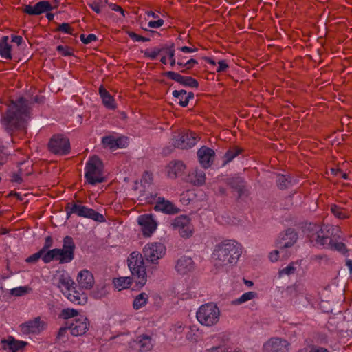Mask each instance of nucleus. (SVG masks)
Segmentation results:
<instances>
[{
	"label": "nucleus",
	"mask_w": 352,
	"mask_h": 352,
	"mask_svg": "<svg viewBox=\"0 0 352 352\" xmlns=\"http://www.w3.org/2000/svg\"><path fill=\"white\" fill-rule=\"evenodd\" d=\"M131 283L132 279L129 276L118 277L113 279L114 287L119 291L128 289Z\"/></svg>",
	"instance_id": "obj_28"
},
{
	"label": "nucleus",
	"mask_w": 352,
	"mask_h": 352,
	"mask_svg": "<svg viewBox=\"0 0 352 352\" xmlns=\"http://www.w3.org/2000/svg\"><path fill=\"white\" fill-rule=\"evenodd\" d=\"M179 50L184 53H192L197 52V48L195 47H190L187 46H184L179 48Z\"/></svg>",
	"instance_id": "obj_52"
},
{
	"label": "nucleus",
	"mask_w": 352,
	"mask_h": 352,
	"mask_svg": "<svg viewBox=\"0 0 352 352\" xmlns=\"http://www.w3.org/2000/svg\"><path fill=\"white\" fill-rule=\"evenodd\" d=\"M81 41L85 44H89L96 40V36L94 34H90L88 35L82 34L80 36Z\"/></svg>",
	"instance_id": "obj_41"
},
{
	"label": "nucleus",
	"mask_w": 352,
	"mask_h": 352,
	"mask_svg": "<svg viewBox=\"0 0 352 352\" xmlns=\"http://www.w3.org/2000/svg\"><path fill=\"white\" fill-rule=\"evenodd\" d=\"M185 165L181 162H170L166 167L167 175L170 179H175L182 174Z\"/></svg>",
	"instance_id": "obj_23"
},
{
	"label": "nucleus",
	"mask_w": 352,
	"mask_h": 352,
	"mask_svg": "<svg viewBox=\"0 0 352 352\" xmlns=\"http://www.w3.org/2000/svg\"><path fill=\"white\" fill-rule=\"evenodd\" d=\"M173 95L175 98V102H178L182 107L187 106L189 102V100L192 99L194 96L192 93H188L183 89L175 90L173 92Z\"/></svg>",
	"instance_id": "obj_24"
},
{
	"label": "nucleus",
	"mask_w": 352,
	"mask_h": 352,
	"mask_svg": "<svg viewBox=\"0 0 352 352\" xmlns=\"http://www.w3.org/2000/svg\"><path fill=\"white\" fill-rule=\"evenodd\" d=\"M107 3V0H98L89 3V6L94 12L99 14Z\"/></svg>",
	"instance_id": "obj_37"
},
{
	"label": "nucleus",
	"mask_w": 352,
	"mask_h": 352,
	"mask_svg": "<svg viewBox=\"0 0 352 352\" xmlns=\"http://www.w3.org/2000/svg\"><path fill=\"white\" fill-rule=\"evenodd\" d=\"M204 60L209 64H210L211 65H213V66H215L216 65V62L211 58H209V57H206L204 58Z\"/></svg>",
	"instance_id": "obj_59"
},
{
	"label": "nucleus",
	"mask_w": 352,
	"mask_h": 352,
	"mask_svg": "<svg viewBox=\"0 0 352 352\" xmlns=\"http://www.w3.org/2000/svg\"><path fill=\"white\" fill-rule=\"evenodd\" d=\"M256 296V294L254 292H248L242 294L239 298L236 299L234 301V303L236 305H240L244 303L248 300H250L254 298Z\"/></svg>",
	"instance_id": "obj_38"
},
{
	"label": "nucleus",
	"mask_w": 352,
	"mask_h": 352,
	"mask_svg": "<svg viewBox=\"0 0 352 352\" xmlns=\"http://www.w3.org/2000/svg\"><path fill=\"white\" fill-rule=\"evenodd\" d=\"M340 175L344 179H348V176L346 173H342V171L340 172Z\"/></svg>",
	"instance_id": "obj_64"
},
{
	"label": "nucleus",
	"mask_w": 352,
	"mask_h": 352,
	"mask_svg": "<svg viewBox=\"0 0 352 352\" xmlns=\"http://www.w3.org/2000/svg\"><path fill=\"white\" fill-rule=\"evenodd\" d=\"M239 154L238 152H233V151H228L225 155V163H228L230 162L232 159H234L237 155Z\"/></svg>",
	"instance_id": "obj_50"
},
{
	"label": "nucleus",
	"mask_w": 352,
	"mask_h": 352,
	"mask_svg": "<svg viewBox=\"0 0 352 352\" xmlns=\"http://www.w3.org/2000/svg\"><path fill=\"white\" fill-rule=\"evenodd\" d=\"M263 352H287L289 342L278 338H272L264 343Z\"/></svg>",
	"instance_id": "obj_14"
},
{
	"label": "nucleus",
	"mask_w": 352,
	"mask_h": 352,
	"mask_svg": "<svg viewBox=\"0 0 352 352\" xmlns=\"http://www.w3.org/2000/svg\"><path fill=\"white\" fill-rule=\"evenodd\" d=\"M346 265L348 266L350 273H352V260L348 259L346 261Z\"/></svg>",
	"instance_id": "obj_60"
},
{
	"label": "nucleus",
	"mask_w": 352,
	"mask_h": 352,
	"mask_svg": "<svg viewBox=\"0 0 352 352\" xmlns=\"http://www.w3.org/2000/svg\"><path fill=\"white\" fill-rule=\"evenodd\" d=\"M28 288L25 287H18L10 290V294L15 296H20L27 293Z\"/></svg>",
	"instance_id": "obj_39"
},
{
	"label": "nucleus",
	"mask_w": 352,
	"mask_h": 352,
	"mask_svg": "<svg viewBox=\"0 0 352 352\" xmlns=\"http://www.w3.org/2000/svg\"><path fill=\"white\" fill-rule=\"evenodd\" d=\"M329 238L327 236H321L320 234L318 233L317 239H316V244L322 246L327 245L331 249L336 250L339 252H344L346 250L345 245L344 243H337L327 244Z\"/></svg>",
	"instance_id": "obj_25"
},
{
	"label": "nucleus",
	"mask_w": 352,
	"mask_h": 352,
	"mask_svg": "<svg viewBox=\"0 0 352 352\" xmlns=\"http://www.w3.org/2000/svg\"><path fill=\"white\" fill-rule=\"evenodd\" d=\"M130 347L140 351H147L152 349L153 341L150 336L142 335L138 338L137 341L129 342Z\"/></svg>",
	"instance_id": "obj_19"
},
{
	"label": "nucleus",
	"mask_w": 352,
	"mask_h": 352,
	"mask_svg": "<svg viewBox=\"0 0 352 352\" xmlns=\"http://www.w3.org/2000/svg\"><path fill=\"white\" fill-rule=\"evenodd\" d=\"M149 296L146 292H141L134 297L133 308L135 310H140L146 306L148 302Z\"/></svg>",
	"instance_id": "obj_27"
},
{
	"label": "nucleus",
	"mask_w": 352,
	"mask_h": 352,
	"mask_svg": "<svg viewBox=\"0 0 352 352\" xmlns=\"http://www.w3.org/2000/svg\"><path fill=\"white\" fill-rule=\"evenodd\" d=\"M310 352H329L327 349L323 348L312 349Z\"/></svg>",
	"instance_id": "obj_61"
},
{
	"label": "nucleus",
	"mask_w": 352,
	"mask_h": 352,
	"mask_svg": "<svg viewBox=\"0 0 352 352\" xmlns=\"http://www.w3.org/2000/svg\"><path fill=\"white\" fill-rule=\"evenodd\" d=\"M56 276L58 278V287L71 302L77 305H85L87 302L88 297L87 294L75 289L74 281L68 274L64 272H59L57 273Z\"/></svg>",
	"instance_id": "obj_2"
},
{
	"label": "nucleus",
	"mask_w": 352,
	"mask_h": 352,
	"mask_svg": "<svg viewBox=\"0 0 352 352\" xmlns=\"http://www.w3.org/2000/svg\"><path fill=\"white\" fill-rule=\"evenodd\" d=\"M69 213L76 214L79 217L89 218L99 222L104 220L102 214L93 209L79 204H73L70 208Z\"/></svg>",
	"instance_id": "obj_13"
},
{
	"label": "nucleus",
	"mask_w": 352,
	"mask_h": 352,
	"mask_svg": "<svg viewBox=\"0 0 352 352\" xmlns=\"http://www.w3.org/2000/svg\"><path fill=\"white\" fill-rule=\"evenodd\" d=\"M80 314L77 309L74 308H66L62 310L60 316L63 319H69L72 318H77Z\"/></svg>",
	"instance_id": "obj_36"
},
{
	"label": "nucleus",
	"mask_w": 352,
	"mask_h": 352,
	"mask_svg": "<svg viewBox=\"0 0 352 352\" xmlns=\"http://www.w3.org/2000/svg\"><path fill=\"white\" fill-rule=\"evenodd\" d=\"M161 62L164 65L170 64L173 67L175 64L174 50L173 49L166 50L164 54L161 58Z\"/></svg>",
	"instance_id": "obj_32"
},
{
	"label": "nucleus",
	"mask_w": 352,
	"mask_h": 352,
	"mask_svg": "<svg viewBox=\"0 0 352 352\" xmlns=\"http://www.w3.org/2000/svg\"><path fill=\"white\" fill-rule=\"evenodd\" d=\"M23 41V38L20 36H13L12 37V41L19 45Z\"/></svg>",
	"instance_id": "obj_57"
},
{
	"label": "nucleus",
	"mask_w": 352,
	"mask_h": 352,
	"mask_svg": "<svg viewBox=\"0 0 352 352\" xmlns=\"http://www.w3.org/2000/svg\"><path fill=\"white\" fill-rule=\"evenodd\" d=\"M76 281L80 288L83 289H90L94 285V276L87 270H81L78 274Z\"/></svg>",
	"instance_id": "obj_18"
},
{
	"label": "nucleus",
	"mask_w": 352,
	"mask_h": 352,
	"mask_svg": "<svg viewBox=\"0 0 352 352\" xmlns=\"http://www.w3.org/2000/svg\"><path fill=\"white\" fill-rule=\"evenodd\" d=\"M108 5L112 10H114L116 12H119L122 14V16H124V10L120 6H117L116 4H113V3H109Z\"/></svg>",
	"instance_id": "obj_51"
},
{
	"label": "nucleus",
	"mask_w": 352,
	"mask_h": 352,
	"mask_svg": "<svg viewBox=\"0 0 352 352\" xmlns=\"http://www.w3.org/2000/svg\"><path fill=\"white\" fill-rule=\"evenodd\" d=\"M85 177L91 184L104 181L103 164L98 157L94 156L89 159L85 167Z\"/></svg>",
	"instance_id": "obj_5"
},
{
	"label": "nucleus",
	"mask_w": 352,
	"mask_h": 352,
	"mask_svg": "<svg viewBox=\"0 0 352 352\" xmlns=\"http://www.w3.org/2000/svg\"><path fill=\"white\" fill-rule=\"evenodd\" d=\"M243 248L234 240H225L217 244L212 254L211 260L217 267L228 264L235 265L241 256Z\"/></svg>",
	"instance_id": "obj_1"
},
{
	"label": "nucleus",
	"mask_w": 352,
	"mask_h": 352,
	"mask_svg": "<svg viewBox=\"0 0 352 352\" xmlns=\"http://www.w3.org/2000/svg\"><path fill=\"white\" fill-rule=\"evenodd\" d=\"M173 330L176 332V333H182L183 330H184V327L182 326V324L179 323V324H177L173 329Z\"/></svg>",
	"instance_id": "obj_56"
},
{
	"label": "nucleus",
	"mask_w": 352,
	"mask_h": 352,
	"mask_svg": "<svg viewBox=\"0 0 352 352\" xmlns=\"http://www.w3.org/2000/svg\"><path fill=\"white\" fill-rule=\"evenodd\" d=\"M294 272V267H293V265H289L285 268L281 270L279 272V276H282L283 275H285V274L289 275V274H292Z\"/></svg>",
	"instance_id": "obj_48"
},
{
	"label": "nucleus",
	"mask_w": 352,
	"mask_h": 352,
	"mask_svg": "<svg viewBox=\"0 0 352 352\" xmlns=\"http://www.w3.org/2000/svg\"><path fill=\"white\" fill-rule=\"evenodd\" d=\"M196 318L202 325L211 327L219 322L220 310L217 305L213 302L205 303L197 309Z\"/></svg>",
	"instance_id": "obj_4"
},
{
	"label": "nucleus",
	"mask_w": 352,
	"mask_h": 352,
	"mask_svg": "<svg viewBox=\"0 0 352 352\" xmlns=\"http://www.w3.org/2000/svg\"><path fill=\"white\" fill-rule=\"evenodd\" d=\"M52 9L51 4L47 1H41L34 6H26L24 12L30 15H38Z\"/></svg>",
	"instance_id": "obj_21"
},
{
	"label": "nucleus",
	"mask_w": 352,
	"mask_h": 352,
	"mask_svg": "<svg viewBox=\"0 0 352 352\" xmlns=\"http://www.w3.org/2000/svg\"><path fill=\"white\" fill-rule=\"evenodd\" d=\"M166 252L165 245L158 242L148 243L143 249L145 259L152 263H157L160 259L164 257Z\"/></svg>",
	"instance_id": "obj_6"
},
{
	"label": "nucleus",
	"mask_w": 352,
	"mask_h": 352,
	"mask_svg": "<svg viewBox=\"0 0 352 352\" xmlns=\"http://www.w3.org/2000/svg\"><path fill=\"white\" fill-rule=\"evenodd\" d=\"M197 156L200 164L204 168H208L211 165L214 160V152L213 150L204 146L199 149Z\"/></svg>",
	"instance_id": "obj_20"
},
{
	"label": "nucleus",
	"mask_w": 352,
	"mask_h": 352,
	"mask_svg": "<svg viewBox=\"0 0 352 352\" xmlns=\"http://www.w3.org/2000/svg\"><path fill=\"white\" fill-rule=\"evenodd\" d=\"M167 76L173 79H175V80H179L180 78H181V76L179 75H178L177 74L173 72H168L167 73Z\"/></svg>",
	"instance_id": "obj_55"
},
{
	"label": "nucleus",
	"mask_w": 352,
	"mask_h": 352,
	"mask_svg": "<svg viewBox=\"0 0 352 352\" xmlns=\"http://www.w3.org/2000/svg\"><path fill=\"white\" fill-rule=\"evenodd\" d=\"M217 64V72L219 73L225 72L229 67L228 63L225 60H219Z\"/></svg>",
	"instance_id": "obj_43"
},
{
	"label": "nucleus",
	"mask_w": 352,
	"mask_h": 352,
	"mask_svg": "<svg viewBox=\"0 0 352 352\" xmlns=\"http://www.w3.org/2000/svg\"><path fill=\"white\" fill-rule=\"evenodd\" d=\"M243 282L248 287H252L253 285V282L251 280L244 279Z\"/></svg>",
	"instance_id": "obj_63"
},
{
	"label": "nucleus",
	"mask_w": 352,
	"mask_h": 352,
	"mask_svg": "<svg viewBox=\"0 0 352 352\" xmlns=\"http://www.w3.org/2000/svg\"><path fill=\"white\" fill-rule=\"evenodd\" d=\"M75 245L72 238L66 236L63 239V245L61 249H56L57 261L61 263H69L74 258Z\"/></svg>",
	"instance_id": "obj_7"
},
{
	"label": "nucleus",
	"mask_w": 352,
	"mask_h": 352,
	"mask_svg": "<svg viewBox=\"0 0 352 352\" xmlns=\"http://www.w3.org/2000/svg\"><path fill=\"white\" fill-rule=\"evenodd\" d=\"M188 182L195 185H201L205 182V174L201 171L195 170L188 175Z\"/></svg>",
	"instance_id": "obj_31"
},
{
	"label": "nucleus",
	"mask_w": 352,
	"mask_h": 352,
	"mask_svg": "<svg viewBox=\"0 0 352 352\" xmlns=\"http://www.w3.org/2000/svg\"><path fill=\"white\" fill-rule=\"evenodd\" d=\"M148 16L153 17V19H151L148 22V25L151 28L157 29L160 28L164 24V20L160 19L157 15H156L153 12H148Z\"/></svg>",
	"instance_id": "obj_33"
},
{
	"label": "nucleus",
	"mask_w": 352,
	"mask_h": 352,
	"mask_svg": "<svg viewBox=\"0 0 352 352\" xmlns=\"http://www.w3.org/2000/svg\"><path fill=\"white\" fill-rule=\"evenodd\" d=\"M197 62L195 59H190L187 60L186 62H184V60L182 58H179L177 61V64L179 66H185L186 68L189 69L192 67L194 65L197 64Z\"/></svg>",
	"instance_id": "obj_40"
},
{
	"label": "nucleus",
	"mask_w": 352,
	"mask_h": 352,
	"mask_svg": "<svg viewBox=\"0 0 352 352\" xmlns=\"http://www.w3.org/2000/svg\"><path fill=\"white\" fill-rule=\"evenodd\" d=\"M118 339L129 342V340H131V337L129 334H124V335H122V336L118 337Z\"/></svg>",
	"instance_id": "obj_58"
},
{
	"label": "nucleus",
	"mask_w": 352,
	"mask_h": 352,
	"mask_svg": "<svg viewBox=\"0 0 352 352\" xmlns=\"http://www.w3.org/2000/svg\"><path fill=\"white\" fill-rule=\"evenodd\" d=\"M99 93L102 100V102L106 107L109 109H114L116 107V102L113 98L104 88L102 87H100Z\"/></svg>",
	"instance_id": "obj_29"
},
{
	"label": "nucleus",
	"mask_w": 352,
	"mask_h": 352,
	"mask_svg": "<svg viewBox=\"0 0 352 352\" xmlns=\"http://www.w3.org/2000/svg\"><path fill=\"white\" fill-rule=\"evenodd\" d=\"M278 254H279V252L277 250L272 252L269 256L270 261L272 262L276 261L278 260Z\"/></svg>",
	"instance_id": "obj_54"
},
{
	"label": "nucleus",
	"mask_w": 352,
	"mask_h": 352,
	"mask_svg": "<svg viewBox=\"0 0 352 352\" xmlns=\"http://www.w3.org/2000/svg\"><path fill=\"white\" fill-rule=\"evenodd\" d=\"M195 269V263L190 257L182 256L177 261L176 271L182 275L187 274Z\"/></svg>",
	"instance_id": "obj_17"
},
{
	"label": "nucleus",
	"mask_w": 352,
	"mask_h": 352,
	"mask_svg": "<svg viewBox=\"0 0 352 352\" xmlns=\"http://www.w3.org/2000/svg\"><path fill=\"white\" fill-rule=\"evenodd\" d=\"M46 327V323L37 317L33 320L27 321L19 327V331L25 335L38 333L43 331Z\"/></svg>",
	"instance_id": "obj_12"
},
{
	"label": "nucleus",
	"mask_w": 352,
	"mask_h": 352,
	"mask_svg": "<svg viewBox=\"0 0 352 352\" xmlns=\"http://www.w3.org/2000/svg\"><path fill=\"white\" fill-rule=\"evenodd\" d=\"M152 180V175L149 173H146L143 176L140 181L141 184L144 186H146L147 184H150Z\"/></svg>",
	"instance_id": "obj_47"
},
{
	"label": "nucleus",
	"mask_w": 352,
	"mask_h": 352,
	"mask_svg": "<svg viewBox=\"0 0 352 352\" xmlns=\"http://www.w3.org/2000/svg\"><path fill=\"white\" fill-rule=\"evenodd\" d=\"M175 147L186 149L194 146L197 143V138L195 133L189 132L181 135L179 140H173Z\"/></svg>",
	"instance_id": "obj_16"
},
{
	"label": "nucleus",
	"mask_w": 352,
	"mask_h": 352,
	"mask_svg": "<svg viewBox=\"0 0 352 352\" xmlns=\"http://www.w3.org/2000/svg\"><path fill=\"white\" fill-rule=\"evenodd\" d=\"M285 236H287V238H289L292 241L291 242H286L284 243V247L288 248V247L291 246L296 241V234L293 231H289L285 234Z\"/></svg>",
	"instance_id": "obj_42"
},
{
	"label": "nucleus",
	"mask_w": 352,
	"mask_h": 352,
	"mask_svg": "<svg viewBox=\"0 0 352 352\" xmlns=\"http://www.w3.org/2000/svg\"><path fill=\"white\" fill-rule=\"evenodd\" d=\"M159 52L160 51L157 49L146 50L144 52V55L151 58V59H154L159 54Z\"/></svg>",
	"instance_id": "obj_46"
},
{
	"label": "nucleus",
	"mask_w": 352,
	"mask_h": 352,
	"mask_svg": "<svg viewBox=\"0 0 352 352\" xmlns=\"http://www.w3.org/2000/svg\"><path fill=\"white\" fill-rule=\"evenodd\" d=\"M128 266L138 288L142 287L147 281L146 267L142 254L133 252L128 258Z\"/></svg>",
	"instance_id": "obj_3"
},
{
	"label": "nucleus",
	"mask_w": 352,
	"mask_h": 352,
	"mask_svg": "<svg viewBox=\"0 0 352 352\" xmlns=\"http://www.w3.org/2000/svg\"><path fill=\"white\" fill-rule=\"evenodd\" d=\"M49 148L52 152L56 154L65 155L69 151L70 144L66 137L56 135L51 139Z\"/></svg>",
	"instance_id": "obj_11"
},
{
	"label": "nucleus",
	"mask_w": 352,
	"mask_h": 352,
	"mask_svg": "<svg viewBox=\"0 0 352 352\" xmlns=\"http://www.w3.org/2000/svg\"><path fill=\"white\" fill-rule=\"evenodd\" d=\"M340 170L338 169H331V173L335 176H340Z\"/></svg>",
	"instance_id": "obj_62"
},
{
	"label": "nucleus",
	"mask_w": 352,
	"mask_h": 352,
	"mask_svg": "<svg viewBox=\"0 0 352 352\" xmlns=\"http://www.w3.org/2000/svg\"><path fill=\"white\" fill-rule=\"evenodd\" d=\"M155 210L166 214H175L179 210L171 202L164 198L159 197L155 206Z\"/></svg>",
	"instance_id": "obj_22"
},
{
	"label": "nucleus",
	"mask_w": 352,
	"mask_h": 352,
	"mask_svg": "<svg viewBox=\"0 0 352 352\" xmlns=\"http://www.w3.org/2000/svg\"><path fill=\"white\" fill-rule=\"evenodd\" d=\"M90 322L88 318L83 314L75 318L68 325L70 333L74 336L85 335L89 329Z\"/></svg>",
	"instance_id": "obj_8"
},
{
	"label": "nucleus",
	"mask_w": 352,
	"mask_h": 352,
	"mask_svg": "<svg viewBox=\"0 0 352 352\" xmlns=\"http://www.w3.org/2000/svg\"><path fill=\"white\" fill-rule=\"evenodd\" d=\"M8 36H4L1 39L0 42V56L2 58L10 59L12 58L11 47L10 45L8 43Z\"/></svg>",
	"instance_id": "obj_30"
},
{
	"label": "nucleus",
	"mask_w": 352,
	"mask_h": 352,
	"mask_svg": "<svg viewBox=\"0 0 352 352\" xmlns=\"http://www.w3.org/2000/svg\"><path fill=\"white\" fill-rule=\"evenodd\" d=\"M128 34L130 36V38L135 41H146V39L144 37L138 35L137 34H135L133 32H129Z\"/></svg>",
	"instance_id": "obj_49"
},
{
	"label": "nucleus",
	"mask_w": 352,
	"mask_h": 352,
	"mask_svg": "<svg viewBox=\"0 0 352 352\" xmlns=\"http://www.w3.org/2000/svg\"><path fill=\"white\" fill-rule=\"evenodd\" d=\"M138 223L140 226L142 234L146 237L151 236L157 228V223L151 214L139 216Z\"/></svg>",
	"instance_id": "obj_10"
},
{
	"label": "nucleus",
	"mask_w": 352,
	"mask_h": 352,
	"mask_svg": "<svg viewBox=\"0 0 352 352\" xmlns=\"http://www.w3.org/2000/svg\"><path fill=\"white\" fill-rule=\"evenodd\" d=\"M57 50L63 56H69L72 53V50L67 46L58 45L57 47Z\"/></svg>",
	"instance_id": "obj_44"
},
{
	"label": "nucleus",
	"mask_w": 352,
	"mask_h": 352,
	"mask_svg": "<svg viewBox=\"0 0 352 352\" xmlns=\"http://www.w3.org/2000/svg\"><path fill=\"white\" fill-rule=\"evenodd\" d=\"M103 145L111 150L122 148L129 144L128 138L118 135H111L104 137L102 140Z\"/></svg>",
	"instance_id": "obj_15"
},
{
	"label": "nucleus",
	"mask_w": 352,
	"mask_h": 352,
	"mask_svg": "<svg viewBox=\"0 0 352 352\" xmlns=\"http://www.w3.org/2000/svg\"><path fill=\"white\" fill-rule=\"evenodd\" d=\"M6 343L4 346L8 352H23V349L26 345V342L16 340L12 338H9Z\"/></svg>",
	"instance_id": "obj_26"
},
{
	"label": "nucleus",
	"mask_w": 352,
	"mask_h": 352,
	"mask_svg": "<svg viewBox=\"0 0 352 352\" xmlns=\"http://www.w3.org/2000/svg\"><path fill=\"white\" fill-rule=\"evenodd\" d=\"M173 228L178 230L183 238H189L193 234V227L190 220L186 216H179L175 218L171 223Z\"/></svg>",
	"instance_id": "obj_9"
},
{
	"label": "nucleus",
	"mask_w": 352,
	"mask_h": 352,
	"mask_svg": "<svg viewBox=\"0 0 352 352\" xmlns=\"http://www.w3.org/2000/svg\"><path fill=\"white\" fill-rule=\"evenodd\" d=\"M40 258H42V252H41V250L39 252H36V253L30 256L29 257H28L26 258V261L28 263H34V262H36Z\"/></svg>",
	"instance_id": "obj_45"
},
{
	"label": "nucleus",
	"mask_w": 352,
	"mask_h": 352,
	"mask_svg": "<svg viewBox=\"0 0 352 352\" xmlns=\"http://www.w3.org/2000/svg\"><path fill=\"white\" fill-rule=\"evenodd\" d=\"M59 30L65 33H69L70 32V26L67 23H62L59 26Z\"/></svg>",
	"instance_id": "obj_53"
},
{
	"label": "nucleus",
	"mask_w": 352,
	"mask_h": 352,
	"mask_svg": "<svg viewBox=\"0 0 352 352\" xmlns=\"http://www.w3.org/2000/svg\"><path fill=\"white\" fill-rule=\"evenodd\" d=\"M331 210L333 215L338 219H342L349 217L347 210L337 205H333Z\"/></svg>",
	"instance_id": "obj_35"
},
{
	"label": "nucleus",
	"mask_w": 352,
	"mask_h": 352,
	"mask_svg": "<svg viewBox=\"0 0 352 352\" xmlns=\"http://www.w3.org/2000/svg\"><path fill=\"white\" fill-rule=\"evenodd\" d=\"M41 252H42V260L45 263H47L51 262L53 260L57 261V254L56 252V249H53L51 250H47L46 248L44 247L43 248L41 249Z\"/></svg>",
	"instance_id": "obj_34"
}]
</instances>
